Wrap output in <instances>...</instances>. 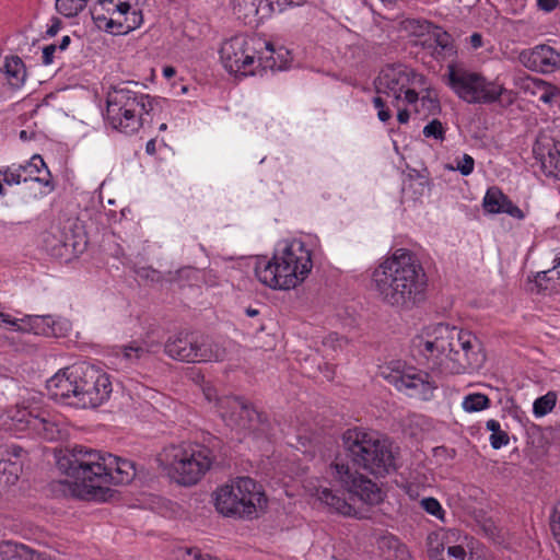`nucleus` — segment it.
<instances>
[{"instance_id":"nucleus-1","label":"nucleus","mask_w":560,"mask_h":560,"mask_svg":"<svg viewBox=\"0 0 560 560\" xmlns=\"http://www.w3.org/2000/svg\"><path fill=\"white\" fill-rule=\"evenodd\" d=\"M56 464L71 494L86 501L106 502L114 494L107 485H127L136 477L132 460L81 445L60 451Z\"/></svg>"},{"instance_id":"nucleus-2","label":"nucleus","mask_w":560,"mask_h":560,"mask_svg":"<svg viewBox=\"0 0 560 560\" xmlns=\"http://www.w3.org/2000/svg\"><path fill=\"white\" fill-rule=\"evenodd\" d=\"M376 296L398 311H411L425 300L428 278L417 256L396 249L372 275Z\"/></svg>"},{"instance_id":"nucleus-3","label":"nucleus","mask_w":560,"mask_h":560,"mask_svg":"<svg viewBox=\"0 0 560 560\" xmlns=\"http://www.w3.org/2000/svg\"><path fill=\"white\" fill-rule=\"evenodd\" d=\"M50 396L75 408H95L109 398V376L85 362L68 366L47 382Z\"/></svg>"},{"instance_id":"nucleus-4","label":"nucleus","mask_w":560,"mask_h":560,"mask_svg":"<svg viewBox=\"0 0 560 560\" xmlns=\"http://www.w3.org/2000/svg\"><path fill=\"white\" fill-rule=\"evenodd\" d=\"M312 267V254L304 243L283 242L271 260L257 262L255 275L271 289L289 290L304 281Z\"/></svg>"},{"instance_id":"nucleus-5","label":"nucleus","mask_w":560,"mask_h":560,"mask_svg":"<svg viewBox=\"0 0 560 560\" xmlns=\"http://www.w3.org/2000/svg\"><path fill=\"white\" fill-rule=\"evenodd\" d=\"M342 450L353 467L375 477H385L399 467L398 453L388 440L378 439L375 434L358 428L349 429L342 434Z\"/></svg>"},{"instance_id":"nucleus-6","label":"nucleus","mask_w":560,"mask_h":560,"mask_svg":"<svg viewBox=\"0 0 560 560\" xmlns=\"http://www.w3.org/2000/svg\"><path fill=\"white\" fill-rule=\"evenodd\" d=\"M282 58V48L276 51L270 42L247 35H236L225 40L220 49L224 68L230 73L254 74V65L262 69H282L283 61H277L275 55Z\"/></svg>"},{"instance_id":"nucleus-7","label":"nucleus","mask_w":560,"mask_h":560,"mask_svg":"<svg viewBox=\"0 0 560 560\" xmlns=\"http://www.w3.org/2000/svg\"><path fill=\"white\" fill-rule=\"evenodd\" d=\"M217 458L214 444L170 445L159 456L171 479L185 487L196 485Z\"/></svg>"},{"instance_id":"nucleus-8","label":"nucleus","mask_w":560,"mask_h":560,"mask_svg":"<svg viewBox=\"0 0 560 560\" xmlns=\"http://www.w3.org/2000/svg\"><path fill=\"white\" fill-rule=\"evenodd\" d=\"M447 84L458 97L469 104L498 103L506 108L515 101L514 92L503 85L489 82L481 74L453 63L447 66Z\"/></svg>"},{"instance_id":"nucleus-9","label":"nucleus","mask_w":560,"mask_h":560,"mask_svg":"<svg viewBox=\"0 0 560 560\" xmlns=\"http://www.w3.org/2000/svg\"><path fill=\"white\" fill-rule=\"evenodd\" d=\"M266 504L267 498L261 486L249 477H240L214 492L215 509L224 516L252 518Z\"/></svg>"},{"instance_id":"nucleus-10","label":"nucleus","mask_w":560,"mask_h":560,"mask_svg":"<svg viewBox=\"0 0 560 560\" xmlns=\"http://www.w3.org/2000/svg\"><path fill=\"white\" fill-rule=\"evenodd\" d=\"M447 334L450 342L447 358L453 364V373L463 374L479 370L486 361L480 340L470 331L455 326H450Z\"/></svg>"},{"instance_id":"nucleus-11","label":"nucleus","mask_w":560,"mask_h":560,"mask_svg":"<svg viewBox=\"0 0 560 560\" xmlns=\"http://www.w3.org/2000/svg\"><path fill=\"white\" fill-rule=\"evenodd\" d=\"M331 476L347 490L350 498H355L366 505H377L384 500L383 490L362 474L352 471L349 464L339 456L330 465Z\"/></svg>"},{"instance_id":"nucleus-12","label":"nucleus","mask_w":560,"mask_h":560,"mask_svg":"<svg viewBox=\"0 0 560 560\" xmlns=\"http://www.w3.org/2000/svg\"><path fill=\"white\" fill-rule=\"evenodd\" d=\"M423 84L424 77L404 65H386L374 80L376 93L400 100V94L411 84Z\"/></svg>"},{"instance_id":"nucleus-13","label":"nucleus","mask_w":560,"mask_h":560,"mask_svg":"<svg viewBox=\"0 0 560 560\" xmlns=\"http://www.w3.org/2000/svg\"><path fill=\"white\" fill-rule=\"evenodd\" d=\"M384 377L396 389L406 390L410 397L422 400H430L438 388L435 381L429 373L415 369L408 371L393 370Z\"/></svg>"},{"instance_id":"nucleus-14","label":"nucleus","mask_w":560,"mask_h":560,"mask_svg":"<svg viewBox=\"0 0 560 560\" xmlns=\"http://www.w3.org/2000/svg\"><path fill=\"white\" fill-rule=\"evenodd\" d=\"M218 408L222 419L229 425L242 429L261 422V415L241 396H223L218 399Z\"/></svg>"},{"instance_id":"nucleus-15","label":"nucleus","mask_w":560,"mask_h":560,"mask_svg":"<svg viewBox=\"0 0 560 560\" xmlns=\"http://www.w3.org/2000/svg\"><path fill=\"white\" fill-rule=\"evenodd\" d=\"M520 60L527 69L542 74L553 73L560 69V52L546 44L522 51Z\"/></svg>"},{"instance_id":"nucleus-16","label":"nucleus","mask_w":560,"mask_h":560,"mask_svg":"<svg viewBox=\"0 0 560 560\" xmlns=\"http://www.w3.org/2000/svg\"><path fill=\"white\" fill-rule=\"evenodd\" d=\"M15 418L19 422H24L30 430L47 441H55L60 438L59 425L46 410L35 411L25 409L18 411Z\"/></svg>"},{"instance_id":"nucleus-17","label":"nucleus","mask_w":560,"mask_h":560,"mask_svg":"<svg viewBox=\"0 0 560 560\" xmlns=\"http://www.w3.org/2000/svg\"><path fill=\"white\" fill-rule=\"evenodd\" d=\"M141 84L136 81H126L119 85L113 86V91L107 95V112L117 115V112L121 108H137L143 97L140 92L136 91V88H140Z\"/></svg>"},{"instance_id":"nucleus-18","label":"nucleus","mask_w":560,"mask_h":560,"mask_svg":"<svg viewBox=\"0 0 560 560\" xmlns=\"http://www.w3.org/2000/svg\"><path fill=\"white\" fill-rule=\"evenodd\" d=\"M234 14L244 24L257 26L275 11L270 0H234Z\"/></svg>"},{"instance_id":"nucleus-19","label":"nucleus","mask_w":560,"mask_h":560,"mask_svg":"<svg viewBox=\"0 0 560 560\" xmlns=\"http://www.w3.org/2000/svg\"><path fill=\"white\" fill-rule=\"evenodd\" d=\"M483 208L490 213H506L512 218L522 220L524 212L503 194L499 187H490L483 198Z\"/></svg>"},{"instance_id":"nucleus-20","label":"nucleus","mask_w":560,"mask_h":560,"mask_svg":"<svg viewBox=\"0 0 560 560\" xmlns=\"http://www.w3.org/2000/svg\"><path fill=\"white\" fill-rule=\"evenodd\" d=\"M194 349V335L189 332H178L164 343V352L178 361L191 362Z\"/></svg>"},{"instance_id":"nucleus-21","label":"nucleus","mask_w":560,"mask_h":560,"mask_svg":"<svg viewBox=\"0 0 560 560\" xmlns=\"http://www.w3.org/2000/svg\"><path fill=\"white\" fill-rule=\"evenodd\" d=\"M135 112V108L128 107L121 108V110L117 112V115L106 110V117L114 129L131 135L138 131L144 122V118L141 115L137 117Z\"/></svg>"},{"instance_id":"nucleus-22","label":"nucleus","mask_w":560,"mask_h":560,"mask_svg":"<svg viewBox=\"0 0 560 560\" xmlns=\"http://www.w3.org/2000/svg\"><path fill=\"white\" fill-rule=\"evenodd\" d=\"M317 495L323 503L341 515L353 516L360 520L369 517L366 514L353 508L351 503L347 502L343 498L339 497L328 488L318 490Z\"/></svg>"},{"instance_id":"nucleus-23","label":"nucleus","mask_w":560,"mask_h":560,"mask_svg":"<svg viewBox=\"0 0 560 560\" xmlns=\"http://www.w3.org/2000/svg\"><path fill=\"white\" fill-rule=\"evenodd\" d=\"M194 348L191 362L222 361L225 358V349L208 337H202L200 340L194 337Z\"/></svg>"},{"instance_id":"nucleus-24","label":"nucleus","mask_w":560,"mask_h":560,"mask_svg":"<svg viewBox=\"0 0 560 560\" xmlns=\"http://www.w3.org/2000/svg\"><path fill=\"white\" fill-rule=\"evenodd\" d=\"M0 560H45V558L23 544L4 541L0 545Z\"/></svg>"},{"instance_id":"nucleus-25","label":"nucleus","mask_w":560,"mask_h":560,"mask_svg":"<svg viewBox=\"0 0 560 560\" xmlns=\"http://www.w3.org/2000/svg\"><path fill=\"white\" fill-rule=\"evenodd\" d=\"M427 23V30L436 44L439 49L435 50V58H445L446 56H453L456 54V47L454 39L450 33L443 31L442 27L434 25L430 22Z\"/></svg>"},{"instance_id":"nucleus-26","label":"nucleus","mask_w":560,"mask_h":560,"mask_svg":"<svg viewBox=\"0 0 560 560\" xmlns=\"http://www.w3.org/2000/svg\"><path fill=\"white\" fill-rule=\"evenodd\" d=\"M23 327L21 331L33 332L34 335L51 336L55 335L51 316L27 315L21 319Z\"/></svg>"},{"instance_id":"nucleus-27","label":"nucleus","mask_w":560,"mask_h":560,"mask_svg":"<svg viewBox=\"0 0 560 560\" xmlns=\"http://www.w3.org/2000/svg\"><path fill=\"white\" fill-rule=\"evenodd\" d=\"M450 326L440 324L435 328V338L434 340H425L421 341L419 347L421 348V351L427 354L433 355L434 352L438 354H445L447 357L450 342H448V332Z\"/></svg>"},{"instance_id":"nucleus-28","label":"nucleus","mask_w":560,"mask_h":560,"mask_svg":"<svg viewBox=\"0 0 560 560\" xmlns=\"http://www.w3.org/2000/svg\"><path fill=\"white\" fill-rule=\"evenodd\" d=\"M20 168L28 173L33 180L44 186H50L51 174L39 154H34L31 160L25 165L20 166Z\"/></svg>"},{"instance_id":"nucleus-29","label":"nucleus","mask_w":560,"mask_h":560,"mask_svg":"<svg viewBox=\"0 0 560 560\" xmlns=\"http://www.w3.org/2000/svg\"><path fill=\"white\" fill-rule=\"evenodd\" d=\"M141 102L139 103V106L142 110L140 114L148 115V116H155V115H162L164 114V118H167V116L171 115V102L163 97L158 96H150L149 94H141Z\"/></svg>"},{"instance_id":"nucleus-30","label":"nucleus","mask_w":560,"mask_h":560,"mask_svg":"<svg viewBox=\"0 0 560 560\" xmlns=\"http://www.w3.org/2000/svg\"><path fill=\"white\" fill-rule=\"evenodd\" d=\"M106 2L112 4L113 0H100L98 4H95L91 9L92 19L98 28H105L106 31L117 34L124 27V23L105 16L103 11L105 10L104 5Z\"/></svg>"},{"instance_id":"nucleus-31","label":"nucleus","mask_w":560,"mask_h":560,"mask_svg":"<svg viewBox=\"0 0 560 560\" xmlns=\"http://www.w3.org/2000/svg\"><path fill=\"white\" fill-rule=\"evenodd\" d=\"M162 343L154 340H144L141 345L137 341L124 346V355L129 360H140L148 353H158Z\"/></svg>"},{"instance_id":"nucleus-32","label":"nucleus","mask_w":560,"mask_h":560,"mask_svg":"<svg viewBox=\"0 0 560 560\" xmlns=\"http://www.w3.org/2000/svg\"><path fill=\"white\" fill-rule=\"evenodd\" d=\"M4 69L9 83L13 88H20L26 77L25 66L22 59L16 56L7 58Z\"/></svg>"},{"instance_id":"nucleus-33","label":"nucleus","mask_w":560,"mask_h":560,"mask_svg":"<svg viewBox=\"0 0 560 560\" xmlns=\"http://www.w3.org/2000/svg\"><path fill=\"white\" fill-rule=\"evenodd\" d=\"M542 166L549 168V173L560 179V140L553 142L542 160Z\"/></svg>"},{"instance_id":"nucleus-34","label":"nucleus","mask_w":560,"mask_h":560,"mask_svg":"<svg viewBox=\"0 0 560 560\" xmlns=\"http://www.w3.org/2000/svg\"><path fill=\"white\" fill-rule=\"evenodd\" d=\"M462 406L467 412L481 411L490 406V399L480 393L469 394L464 398Z\"/></svg>"},{"instance_id":"nucleus-35","label":"nucleus","mask_w":560,"mask_h":560,"mask_svg":"<svg viewBox=\"0 0 560 560\" xmlns=\"http://www.w3.org/2000/svg\"><path fill=\"white\" fill-rule=\"evenodd\" d=\"M88 0H57V11L66 18L77 16L86 5Z\"/></svg>"},{"instance_id":"nucleus-36","label":"nucleus","mask_w":560,"mask_h":560,"mask_svg":"<svg viewBox=\"0 0 560 560\" xmlns=\"http://www.w3.org/2000/svg\"><path fill=\"white\" fill-rule=\"evenodd\" d=\"M557 401V396L555 393L549 392L546 395L537 398L533 406V411L536 417H542L546 416L548 412H550Z\"/></svg>"},{"instance_id":"nucleus-37","label":"nucleus","mask_w":560,"mask_h":560,"mask_svg":"<svg viewBox=\"0 0 560 560\" xmlns=\"http://www.w3.org/2000/svg\"><path fill=\"white\" fill-rule=\"evenodd\" d=\"M0 465H2V474L8 475L7 482H15L22 469V464L18 462H12L11 458H9L0 459Z\"/></svg>"},{"instance_id":"nucleus-38","label":"nucleus","mask_w":560,"mask_h":560,"mask_svg":"<svg viewBox=\"0 0 560 560\" xmlns=\"http://www.w3.org/2000/svg\"><path fill=\"white\" fill-rule=\"evenodd\" d=\"M423 136L427 138H434L443 140L445 137V130L442 122L438 119H433L423 128Z\"/></svg>"},{"instance_id":"nucleus-39","label":"nucleus","mask_w":560,"mask_h":560,"mask_svg":"<svg viewBox=\"0 0 560 560\" xmlns=\"http://www.w3.org/2000/svg\"><path fill=\"white\" fill-rule=\"evenodd\" d=\"M143 21L142 13L140 10L132 11L128 16L125 18L124 27L118 34H126L130 31L136 30L141 25Z\"/></svg>"},{"instance_id":"nucleus-40","label":"nucleus","mask_w":560,"mask_h":560,"mask_svg":"<svg viewBox=\"0 0 560 560\" xmlns=\"http://www.w3.org/2000/svg\"><path fill=\"white\" fill-rule=\"evenodd\" d=\"M421 506L423 508V510L427 513H429L438 518H443L444 511H443L440 502L435 498L430 497V498L422 499Z\"/></svg>"},{"instance_id":"nucleus-41","label":"nucleus","mask_w":560,"mask_h":560,"mask_svg":"<svg viewBox=\"0 0 560 560\" xmlns=\"http://www.w3.org/2000/svg\"><path fill=\"white\" fill-rule=\"evenodd\" d=\"M474 166L475 161L472 156H470L469 154H464L463 159L460 161H457V165L455 167L446 165L447 168L452 171H458L464 176H468L469 174H471L474 171Z\"/></svg>"},{"instance_id":"nucleus-42","label":"nucleus","mask_w":560,"mask_h":560,"mask_svg":"<svg viewBox=\"0 0 560 560\" xmlns=\"http://www.w3.org/2000/svg\"><path fill=\"white\" fill-rule=\"evenodd\" d=\"M420 101H421V105L423 107H427L429 114H431V115L438 114L441 109L438 95L436 94L432 95L430 90H427V94L422 95Z\"/></svg>"},{"instance_id":"nucleus-43","label":"nucleus","mask_w":560,"mask_h":560,"mask_svg":"<svg viewBox=\"0 0 560 560\" xmlns=\"http://www.w3.org/2000/svg\"><path fill=\"white\" fill-rule=\"evenodd\" d=\"M557 271L556 267L553 266L551 269L547 271L538 272L535 279V282L539 290H547L548 287L544 285V281H550L557 279Z\"/></svg>"},{"instance_id":"nucleus-44","label":"nucleus","mask_w":560,"mask_h":560,"mask_svg":"<svg viewBox=\"0 0 560 560\" xmlns=\"http://www.w3.org/2000/svg\"><path fill=\"white\" fill-rule=\"evenodd\" d=\"M510 441L508 432L499 430L490 435V444L494 450H499L506 445Z\"/></svg>"},{"instance_id":"nucleus-45","label":"nucleus","mask_w":560,"mask_h":560,"mask_svg":"<svg viewBox=\"0 0 560 560\" xmlns=\"http://www.w3.org/2000/svg\"><path fill=\"white\" fill-rule=\"evenodd\" d=\"M444 545L440 542L438 539L434 541L429 538V548H428V557L430 560H439V558L444 557Z\"/></svg>"},{"instance_id":"nucleus-46","label":"nucleus","mask_w":560,"mask_h":560,"mask_svg":"<svg viewBox=\"0 0 560 560\" xmlns=\"http://www.w3.org/2000/svg\"><path fill=\"white\" fill-rule=\"evenodd\" d=\"M466 551L465 549L459 546H451L447 548V558L452 560H465Z\"/></svg>"},{"instance_id":"nucleus-47","label":"nucleus","mask_w":560,"mask_h":560,"mask_svg":"<svg viewBox=\"0 0 560 560\" xmlns=\"http://www.w3.org/2000/svg\"><path fill=\"white\" fill-rule=\"evenodd\" d=\"M19 322H21V319H15L10 314L0 312V325H9L20 330L19 327H23V324L20 325Z\"/></svg>"},{"instance_id":"nucleus-48","label":"nucleus","mask_w":560,"mask_h":560,"mask_svg":"<svg viewBox=\"0 0 560 560\" xmlns=\"http://www.w3.org/2000/svg\"><path fill=\"white\" fill-rule=\"evenodd\" d=\"M85 245H86L85 241H83L81 243V242H78V241H72V240H70L68 237L66 238V241L63 243V247H66V248L71 247L73 254L82 253L84 250V248H85Z\"/></svg>"},{"instance_id":"nucleus-49","label":"nucleus","mask_w":560,"mask_h":560,"mask_svg":"<svg viewBox=\"0 0 560 560\" xmlns=\"http://www.w3.org/2000/svg\"><path fill=\"white\" fill-rule=\"evenodd\" d=\"M56 49H57V46L54 44H50L43 48V63L45 66H48L52 62L54 54H55Z\"/></svg>"},{"instance_id":"nucleus-50","label":"nucleus","mask_w":560,"mask_h":560,"mask_svg":"<svg viewBox=\"0 0 560 560\" xmlns=\"http://www.w3.org/2000/svg\"><path fill=\"white\" fill-rule=\"evenodd\" d=\"M559 4V0H537V5L545 12H551Z\"/></svg>"},{"instance_id":"nucleus-51","label":"nucleus","mask_w":560,"mask_h":560,"mask_svg":"<svg viewBox=\"0 0 560 560\" xmlns=\"http://www.w3.org/2000/svg\"><path fill=\"white\" fill-rule=\"evenodd\" d=\"M61 24L62 23H61L60 19L54 18L51 20V25L46 31L47 36H49V37L56 36L61 27Z\"/></svg>"},{"instance_id":"nucleus-52","label":"nucleus","mask_w":560,"mask_h":560,"mask_svg":"<svg viewBox=\"0 0 560 560\" xmlns=\"http://www.w3.org/2000/svg\"><path fill=\"white\" fill-rule=\"evenodd\" d=\"M340 341L341 339L337 334H331L323 341V346L335 350L337 346H340Z\"/></svg>"},{"instance_id":"nucleus-53","label":"nucleus","mask_w":560,"mask_h":560,"mask_svg":"<svg viewBox=\"0 0 560 560\" xmlns=\"http://www.w3.org/2000/svg\"><path fill=\"white\" fill-rule=\"evenodd\" d=\"M404 91L407 103L413 104L419 100V94L413 89L406 88Z\"/></svg>"},{"instance_id":"nucleus-54","label":"nucleus","mask_w":560,"mask_h":560,"mask_svg":"<svg viewBox=\"0 0 560 560\" xmlns=\"http://www.w3.org/2000/svg\"><path fill=\"white\" fill-rule=\"evenodd\" d=\"M4 182L9 185H11V184L18 185L21 183V174L13 173V172H11V173L5 172L4 173Z\"/></svg>"},{"instance_id":"nucleus-55","label":"nucleus","mask_w":560,"mask_h":560,"mask_svg":"<svg viewBox=\"0 0 560 560\" xmlns=\"http://www.w3.org/2000/svg\"><path fill=\"white\" fill-rule=\"evenodd\" d=\"M469 43L471 45L472 48L477 49V48H480L483 44V40H482V36L481 34L479 33H474L470 37H469Z\"/></svg>"},{"instance_id":"nucleus-56","label":"nucleus","mask_w":560,"mask_h":560,"mask_svg":"<svg viewBox=\"0 0 560 560\" xmlns=\"http://www.w3.org/2000/svg\"><path fill=\"white\" fill-rule=\"evenodd\" d=\"M8 453L15 459H20L26 452L21 446L12 445Z\"/></svg>"},{"instance_id":"nucleus-57","label":"nucleus","mask_w":560,"mask_h":560,"mask_svg":"<svg viewBox=\"0 0 560 560\" xmlns=\"http://www.w3.org/2000/svg\"><path fill=\"white\" fill-rule=\"evenodd\" d=\"M377 117H378V119H380L381 121L386 122L387 120H389V119H390V117H392V112H390L388 108L384 107V108H382V109H380V110H378V113H377Z\"/></svg>"},{"instance_id":"nucleus-58","label":"nucleus","mask_w":560,"mask_h":560,"mask_svg":"<svg viewBox=\"0 0 560 560\" xmlns=\"http://www.w3.org/2000/svg\"><path fill=\"white\" fill-rule=\"evenodd\" d=\"M486 428H487V430L491 431L492 433H495L497 431H499L501 429V425H500L499 421H497L494 419H490L487 421Z\"/></svg>"},{"instance_id":"nucleus-59","label":"nucleus","mask_w":560,"mask_h":560,"mask_svg":"<svg viewBox=\"0 0 560 560\" xmlns=\"http://www.w3.org/2000/svg\"><path fill=\"white\" fill-rule=\"evenodd\" d=\"M115 8H116V11L122 15L128 14L131 9V7L128 2H119L118 4H116Z\"/></svg>"},{"instance_id":"nucleus-60","label":"nucleus","mask_w":560,"mask_h":560,"mask_svg":"<svg viewBox=\"0 0 560 560\" xmlns=\"http://www.w3.org/2000/svg\"><path fill=\"white\" fill-rule=\"evenodd\" d=\"M409 117H410V114L407 109H400L398 110V114H397V120L400 122V124H407L408 120H409Z\"/></svg>"},{"instance_id":"nucleus-61","label":"nucleus","mask_w":560,"mask_h":560,"mask_svg":"<svg viewBox=\"0 0 560 560\" xmlns=\"http://www.w3.org/2000/svg\"><path fill=\"white\" fill-rule=\"evenodd\" d=\"M155 139H151L147 142V145H145V151L148 154L150 155H154L155 152H156V147H155Z\"/></svg>"},{"instance_id":"nucleus-62","label":"nucleus","mask_w":560,"mask_h":560,"mask_svg":"<svg viewBox=\"0 0 560 560\" xmlns=\"http://www.w3.org/2000/svg\"><path fill=\"white\" fill-rule=\"evenodd\" d=\"M553 96H558L557 92H546L540 96V100L545 103H550Z\"/></svg>"},{"instance_id":"nucleus-63","label":"nucleus","mask_w":560,"mask_h":560,"mask_svg":"<svg viewBox=\"0 0 560 560\" xmlns=\"http://www.w3.org/2000/svg\"><path fill=\"white\" fill-rule=\"evenodd\" d=\"M70 43H71L70 36H68V35L63 36L59 44V49L66 50L68 48V46L70 45Z\"/></svg>"},{"instance_id":"nucleus-64","label":"nucleus","mask_w":560,"mask_h":560,"mask_svg":"<svg viewBox=\"0 0 560 560\" xmlns=\"http://www.w3.org/2000/svg\"><path fill=\"white\" fill-rule=\"evenodd\" d=\"M194 560H220L215 557H211L210 555H201L199 552L195 553Z\"/></svg>"}]
</instances>
